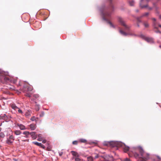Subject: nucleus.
<instances>
[{
	"label": "nucleus",
	"instance_id": "f257e3e1",
	"mask_svg": "<svg viewBox=\"0 0 161 161\" xmlns=\"http://www.w3.org/2000/svg\"><path fill=\"white\" fill-rule=\"evenodd\" d=\"M114 10V7L112 4L110 5L108 7H106L105 6H102L100 9L101 15L103 20L106 21L109 24L111 27L115 28V26L107 19V17H110L111 12Z\"/></svg>",
	"mask_w": 161,
	"mask_h": 161
},
{
	"label": "nucleus",
	"instance_id": "f03ea898",
	"mask_svg": "<svg viewBox=\"0 0 161 161\" xmlns=\"http://www.w3.org/2000/svg\"><path fill=\"white\" fill-rule=\"evenodd\" d=\"M132 152V154L129 153L130 156L131 157L133 155H134L135 158H141L142 159L141 161H146L149 158V154L144 152L142 148L139 147L137 148L134 147L132 151H130Z\"/></svg>",
	"mask_w": 161,
	"mask_h": 161
},
{
	"label": "nucleus",
	"instance_id": "7ed1b4c3",
	"mask_svg": "<svg viewBox=\"0 0 161 161\" xmlns=\"http://www.w3.org/2000/svg\"><path fill=\"white\" fill-rule=\"evenodd\" d=\"M8 73L2 70H0V80L3 83H5L9 81L14 83H15L17 81L16 79H9L6 76L8 75Z\"/></svg>",
	"mask_w": 161,
	"mask_h": 161
},
{
	"label": "nucleus",
	"instance_id": "20e7f679",
	"mask_svg": "<svg viewBox=\"0 0 161 161\" xmlns=\"http://www.w3.org/2000/svg\"><path fill=\"white\" fill-rule=\"evenodd\" d=\"M110 144L113 147H122L125 153L127 152L129 149V147L126 146L124 143L121 142L112 141L110 142Z\"/></svg>",
	"mask_w": 161,
	"mask_h": 161
},
{
	"label": "nucleus",
	"instance_id": "39448f33",
	"mask_svg": "<svg viewBox=\"0 0 161 161\" xmlns=\"http://www.w3.org/2000/svg\"><path fill=\"white\" fill-rule=\"evenodd\" d=\"M118 20L120 24L124 27L125 29V31H128L129 30V27L125 24L122 18L120 17L119 18Z\"/></svg>",
	"mask_w": 161,
	"mask_h": 161
},
{
	"label": "nucleus",
	"instance_id": "423d86ee",
	"mask_svg": "<svg viewBox=\"0 0 161 161\" xmlns=\"http://www.w3.org/2000/svg\"><path fill=\"white\" fill-rule=\"evenodd\" d=\"M150 0H141L140 3V6L142 8H146L147 7V4L146 3H148Z\"/></svg>",
	"mask_w": 161,
	"mask_h": 161
},
{
	"label": "nucleus",
	"instance_id": "0eeeda50",
	"mask_svg": "<svg viewBox=\"0 0 161 161\" xmlns=\"http://www.w3.org/2000/svg\"><path fill=\"white\" fill-rule=\"evenodd\" d=\"M140 36L142 39L145 40L147 42L150 43H154L153 39L152 37H146L143 35H140Z\"/></svg>",
	"mask_w": 161,
	"mask_h": 161
},
{
	"label": "nucleus",
	"instance_id": "6e6552de",
	"mask_svg": "<svg viewBox=\"0 0 161 161\" xmlns=\"http://www.w3.org/2000/svg\"><path fill=\"white\" fill-rule=\"evenodd\" d=\"M0 119L2 121H4V120H5L6 122L8 121L9 120V117L5 114L0 115Z\"/></svg>",
	"mask_w": 161,
	"mask_h": 161
},
{
	"label": "nucleus",
	"instance_id": "1a4fd4ad",
	"mask_svg": "<svg viewBox=\"0 0 161 161\" xmlns=\"http://www.w3.org/2000/svg\"><path fill=\"white\" fill-rule=\"evenodd\" d=\"M14 136L12 135L10 136L8 138L7 140V143L8 144H11L12 143L14 140Z\"/></svg>",
	"mask_w": 161,
	"mask_h": 161
},
{
	"label": "nucleus",
	"instance_id": "9d476101",
	"mask_svg": "<svg viewBox=\"0 0 161 161\" xmlns=\"http://www.w3.org/2000/svg\"><path fill=\"white\" fill-rule=\"evenodd\" d=\"M102 157L105 160H112L113 159V157L110 156L108 155L102 156Z\"/></svg>",
	"mask_w": 161,
	"mask_h": 161
},
{
	"label": "nucleus",
	"instance_id": "9b49d317",
	"mask_svg": "<svg viewBox=\"0 0 161 161\" xmlns=\"http://www.w3.org/2000/svg\"><path fill=\"white\" fill-rule=\"evenodd\" d=\"M33 143L38 146H39L44 148V149L45 148V146L41 143H39L36 142H33Z\"/></svg>",
	"mask_w": 161,
	"mask_h": 161
},
{
	"label": "nucleus",
	"instance_id": "f8f14e48",
	"mask_svg": "<svg viewBox=\"0 0 161 161\" xmlns=\"http://www.w3.org/2000/svg\"><path fill=\"white\" fill-rule=\"evenodd\" d=\"M17 125L19 127V129L21 130H25L26 129V128L25 126L22 124H17Z\"/></svg>",
	"mask_w": 161,
	"mask_h": 161
},
{
	"label": "nucleus",
	"instance_id": "ddd939ff",
	"mask_svg": "<svg viewBox=\"0 0 161 161\" xmlns=\"http://www.w3.org/2000/svg\"><path fill=\"white\" fill-rule=\"evenodd\" d=\"M119 29V33L122 35L124 36H126L127 35H129L128 34L126 33L124 31H122V30L120 29L119 27H118Z\"/></svg>",
	"mask_w": 161,
	"mask_h": 161
},
{
	"label": "nucleus",
	"instance_id": "4468645a",
	"mask_svg": "<svg viewBox=\"0 0 161 161\" xmlns=\"http://www.w3.org/2000/svg\"><path fill=\"white\" fill-rule=\"evenodd\" d=\"M10 106L11 108L14 110H16L19 109V108L17 107L14 103H12L11 104Z\"/></svg>",
	"mask_w": 161,
	"mask_h": 161
},
{
	"label": "nucleus",
	"instance_id": "2eb2a0df",
	"mask_svg": "<svg viewBox=\"0 0 161 161\" xmlns=\"http://www.w3.org/2000/svg\"><path fill=\"white\" fill-rule=\"evenodd\" d=\"M159 24L156 21H153V26L154 29H158V27H157V25H158Z\"/></svg>",
	"mask_w": 161,
	"mask_h": 161
},
{
	"label": "nucleus",
	"instance_id": "dca6fc26",
	"mask_svg": "<svg viewBox=\"0 0 161 161\" xmlns=\"http://www.w3.org/2000/svg\"><path fill=\"white\" fill-rule=\"evenodd\" d=\"M71 153L72 154V155L74 156V157H76L79 156L78 153L74 151H71Z\"/></svg>",
	"mask_w": 161,
	"mask_h": 161
},
{
	"label": "nucleus",
	"instance_id": "f3484780",
	"mask_svg": "<svg viewBox=\"0 0 161 161\" xmlns=\"http://www.w3.org/2000/svg\"><path fill=\"white\" fill-rule=\"evenodd\" d=\"M30 127L31 130H35L36 128V126L35 125L33 124H31L30 125Z\"/></svg>",
	"mask_w": 161,
	"mask_h": 161
},
{
	"label": "nucleus",
	"instance_id": "a211bd4d",
	"mask_svg": "<svg viewBox=\"0 0 161 161\" xmlns=\"http://www.w3.org/2000/svg\"><path fill=\"white\" fill-rule=\"evenodd\" d=\"M30 134L32 138H33L34 139H35L36 138V133L35 132H31L30 133Z\"/></svg>",
	"mask_w": 161,
	"mask_h": 161
},
{
	"label": "nucleus",
	"instance_id": "6ab92c4d",
	"mask_svg": "<svg viewBox=\"0 0 161 161\" xmlns=\"http://www.w3.org/2000/svg\"><path fill=\"white\" fill-rule=\"evenodd\" d=\"M78 141L79 142L83 143H85L87 142V141L86 139L83 138H81L79 139L78 140Z\"/></svg>",
	"mask_w": 161,
	"mask_h": 161
},
{
	"label": "nucleus",
	"instance_id": "aec40b11",
	"mask_svg": "<svg viewBox=\"0 0 161 161\" xmlns=\"http://www.w3.org/2000/svg\"><path fill=\"white\" fill-rule=\"evenodd\" d=\"M73 159H74L75 161H83L82 159H81L79 158V156L76 157H73Z\"/></svg>",
	"mask_w": 161,
	"mask_h": 161
},
{
	"label": "nucleus",
	"instance_id": "412c9836",
	"mask_svg": "<svg viewBox=\"0 0 161 161\" xmlns=\"http://www.w3.org/2000/svg\"><path fill=\"white\" fill-rule=\"evenodd\" d=\"M25 115L26 117L29 118L31 115L30 111L28 110V111L25 113Z\"/></svg>",
	"mask_w": 161,
	"mask_h": 161
},
{
	"label": "nucleus",
	"instance_id": "4be33fe9",
	"mask_svg": "<svg viewBox=\"0 0 161 161\" xmlns=\"http://www.w3.org/2000/svg\"><path fill=\"white\" fill-rule=\"evenodd\" d=\"M88 161H93L94 158L92 157L91 156H88L87 157Z\"/></svg>",
	"mask_w": 161,
	"mask_h": 161
},
{
	"label": "nucleus",
	"instance_id": "5701e85b",
	"mask_svg": "<svg viewBox=\"0 0 161 161\" xmlns=\"http://www.w3.org/2000/svg\"><path fill=\"white\" fill-rule=\"evenodd\" d=\"M21 133V131L19 130H16L14 131V133L16 135H19Z\"/></svg>",
	"mask_w": 161,
	"mask_h": 161
},
{
	"label": "nucleus",
	"instance_id": "b1692460",
	"mask_svg": "<svg viewBox=\"0 0 161 161\" xmlns=\"http://www.w3.org/2000/svg\"><path fill=\"white\" fill-rule=\"evenodd\" d=\"M153 8H155V11L158 10V7L156 5V3H154L153 4Z\"/></svg>",
	"mask_w": 161,
	"mask_h": 161
},
{
	"label": "nucleus",
	"instance_id": "393cba45",
	"mask_svg": "<svg viewBox=\"0 0 161 161\" xmlns=\"http://www.w3.org/2000/svg\"><path fill=\"white\" fill-rule=\"evenodd\" d=\"M36 119H38L37 118H36L35 116H32L31 118V120L32 121H37V120H36Z\"/></svg>",
	"mask_w": 161,
	"mask_h": 161
},
{
	"label": "nucleus",
	"instance_id": "a878e982",
	"mask_svg": "<svg viewBox=\"0 0 161 161\" xmlns=\"http://www.w3.org/2000/svg\"><path fill=\"white\" fill-rule=\"evenodd\" d=\"M37 140L39 141H41L42 140V137L41 135V134L38 135Z\"/></svg>",
	"mask_w": 161,
	"mask_h": 161
},
{
	"label": "nucleus",
	"instance_id": "bb28decb",
	"mask_svg": "<svg viewBox=\"0 0 161 161\" xmlns=\"http://www.w3.org/2000/svg\"><path fill=\"white\" fill-rule=\"evenodd\" d=\"M129 3L130 6H133L135 3V2L133 0H131L129 1Z\"/></svg>",
	"mask_w": 161,
	"mask_h": 161
},
{
	"label": "nucleus",
	"instance_id": "cd10ccee",
	"mask_svg": "<svg viewBox=\"0 0 161 161\" xmlns=\"http://www.w3.org/2000/svg\"><path fill=\"white\" fill-rule=\"evenodd\" d=\"M149 13L148 12L144 13L141 16V18L144 16H147L149 15Z\"/></svg>",
	"mask_w": 161,
	"mask_h": 161
},
{
	"label": "nucleus",
	"instance_id": "c85d7f7f",
	"mask_svg": "<svg viewBox=\"0 0 161 161\" xmlns=\"http://www.w3.org/2000/svg\"><path fill=\"white\" fill-rule=\"evenodd\" d=\"M23 134L26 135V136H27L29 135L30 134V133L29 131H25L23 132Z\"/></svg>",
	"mask_w": 161,
	"mask_h": 161
},
{
	"label": "nucleus",
	"instance_id": "c756f323",
	"mask_svg": "<svg viewBox=\"0 0 161 161\" xmlns=\"http://www.w3.org/2000/svg\"><path fill=\"white\" fill-rule=\"evenodd\" d=\"M31 93H30L29 92H28L26 93V94H25V96H27L28 97H31Z\"/></svg>",
	"mask_w": 161,
	"mask_h": 161
},
{
	"label": "nucleus",
	"instance_id": "7c9ffc66",
	"mask_svg": "<svg viewBox=\"0 0 161 161\" xmlns=\"http://www.w3.org/2000/svg\"><path fill=\"white\" fill-rule=\"evenodd\" d=\"M0 137L1 138H4L5 137L4 134L2 132L0 133Z\"/></svg>",
	"mask_w": 161,
	"mask_h": 161
},
{
	"label": "nucleus",
	"instance_id": "2f4dec72",
	"mask_svg": "<svg viewBox=\"0 0 161 161\" xmlns=\"http://www.w3.org/2000/svg\"><path fill=\"white\" fill-rule=\"evenodd\" d=\"M143 24L145 27L147 28L149 27V24L147 22L144 23Z\"/></svg>",
	"mask_w": 161,
	"mask_h": 161
},
{
	"label": "nucleus",
	"instance_id": "473e14b6",
	"mask_svg": "<svg viewBox=\"0 0 161 161\" xmlns=\"http://www.w3.org/2000/svg\"><path fill=\"white\" fill-rule=\"evenodd\" d=\"M79 142L78 141H75L73 142L72 144L73 145H77L78 144V142Z\"/></svg>",
	"mask_w": 161,
	"mask_h": 161
},
{
	"label": "nucleus",
	"instance_id": "72a5a7b5",
	"mask_svg": "<svg viewBox=\"0 0 161 161\" xmlns=\"http://www.w3.org/2000/svg\"><path fill=\"white\" fill-rule=\"evenodd\" d=\"M44 115V112L43 111L41 112V113L40 114V117H43Z\"/></svg>",
	"mask_w": 161,
	"mask_h": 161
},
{
	"label": "nucleus",
	"instance_id": "f704fd0d",
	"mask_svg": "<svg viewBox=\"0 0 161 161\" xmlns=\"http://www.w3.org/2000/svg\"><path fill=\"white\" fill-rule=\"evenodd\" d=\"M18 112L19 113L21 114H22L23 113V112H22V110H21L19 108V109H18Z\"/></svg>",
	"mask_w": 161,
	"mask_h": 161
},
{
	"label": "nucleus",
	"instance_id": "c9c22d12",
	"mask_svg": "<svg viewBox=\"0 0 161 161\" xmlns=\"http://www.w3.org/2000/svg\"><path fill=\"white\" fill-rule=\"evenodd\" d=\"M39 95L38 94H34L33 95L34 97L35 98H37L39 97Z\"/></svg>",
	"mask_w": 161,
	"mask_h": 161
},
{
	"label": "nucleus",
	"instance_id": "e433bc0d",
	"mask_svg": "<svg viewBox=\"0 0 161 161\" xmlns=\"http://www.w3.org/2000/svg\"><path fill=\"white\" fill-rule=\"evenodd\" d=\"M27 90L28 91H31L32 90V87H28L27 88Z\"/></svg>",
	"mask_w": 161,
	"mask_h": 161
},
{
	"label": "nucleus",
	"instance_id": "4c0bfd02",
	"mask_svg": "<svg viewBox=\"0 0 161 161\" xmlns=\"http://www.w3.org/2000/svg\"><path fill=\"white\" fill-rule=\"evenodd\" d=\"M147 8L149 10H152L153 8V7L152 8L151 7H148V5H147Z\"/></svg>",
	"mask_w": 161,
	"mask_h": 161
},
{
	"label": "nucleus",
	"instance_id": "58836bf2",
	"mask_svg": "<svg viewBox=\"0 0 161 161\" xmlns=\"http://www.w3.org/2000/svg\"><path fill=\"white\" fill-rule=\"evenodd\" d=\"M37 105V108H36V111H38L39 110V105Z\"/></svg>",
	"mask_w": 161,
	"mask_h": 161
},
{
	"label": "nucleus",
	"instance_id": "ea45409f",
	"mask_svg": "<svg viewBox=\"0 0 161 161\" xmlns=\"http://www.w3.org/2000/svg\"><path fill=\"white\" fill-rule=\"evenodd\" d=\"M157 157L158 158V159L159 160H158V161H155V160H154V161H160V160H161V158H160V157L159 156H157Z\"/></svg>",
	"mask_w": 161,
	"mask_h": 161
},
{
	"label": "nucleus",
	"instance_id": "a19ab883",
	"mask_svg": "<svg viewBox=\"0 0 161 161\" xmlns=\"http://www.w3.org/2000/svg\"><path fill=\"white\" fill-rule=\"evenodd\" d=\"M99 157V155L98 154H96V155L95 156L94 158H98Z\"/></svg>",
	"mask_w": 161,
	"mask_h": 161
},
{
	"label": "nucleus",
	"instance_id": "79ce46f5",
	"mask_svg": "<svg viewBox=\"0 0 161 161\" xmlns=\"http://www.w3.org/2000/svg\"><path fill=\"white\" fill-rule=\"evenodd\" d=\"M155 12L156 14H159V12L158 11V10H156Z\"/></svg>",
	"mask_w": 161,
	"mask_h": 161
},
{
	"label": "nucleus",
	"instance_id": "37998d69",
	"mask_svg": "<svg viewBox=\"0 0 161 161\" xmlns=\"http://www.w3.org/2000/svg\"><path fill=\"white\" fill-rule=\"evenodd\" d=\"M63 154V152H60L59 153V154L60 156H61Z\"/></svg>",
	"mask_w": 161,
	"mask_h": 161
},
{
	"label": "nucleus",
	"instance_id": "c03bdc74",
	"mask_svg": "<svg viewBox=\"0 0 161 161\" xmlns=\"http://www.w3.org/2000/svg\"><path fill=\"white\" fill-rule=\"evenodd\" d=\"M152 19L153 20V21H156V19L155 18H152Z\"/></svg>",
	"mask_w": 161,
	"mask_h": 161
},
{
	"label": "nucleus",
	"instance_id": "a18cd8bd",
	"mask_svg": "<svg viewBox=\"0 0 161 161\" xmlns=\"http://www.w3.org/2000/svg\"><path fill=\"white\" fill-rule=\"evenodd\" d=\"M155 32L156 33H161V32L159 30L156 31H155Z\"/></svg>",
	"mask_w": 161,
	"mask_h": 161
},
{
	"label": "nucleus",
	"instance_id": "49530a36",
	"mask_svg": "<svg viewBox=\"0 0 161 161\" xmlns=\"http://www.w3.org/2000/svg\"><path fill=\"white\" fill-rule=\"evenodd\" d=\"M129 159L128 158H126L125 159L124 161H129Z\"/></svg>",
	"mask_w": 161,
	"mask_h": 161
},
{
	"label": "nucleus",
	"instance_id": "de8ad7c7",
	"mask_svg": "<svg viewBox=\"0 0 161 161\" xmlns=\"http://www.w3.org/2000/svg\"><path fill=\"white\" fill-rule=\"evenodd\" d=\"M46 142V140L45 139L43 140L42 141V142L43 143H45Z\"/></svg>",
	"mask_w": 161,
	"mask_h": 161
},
{
	"label": "nucleus",
	"instance_id": "09e8293b",
	"mask_svg": "<svg viewBox=\"0 0 161 161\" xmlns=\"http://www.w3.org/2000/svg\"><path fill=\"white\" fill-rule=\"evenodd\" d=\"M140 17H137V19L138 20V21L139 22H140L141 21L140 20Z\"/></svg>",
	"mask_w": 161,
	"mask_h": 161
},
{
	"label": "nucleus",
	"instance_id": "8fccbe9b",
	"mask_svg": "<svg viewBox=\"0 0 161 161\" xmlns=\"http://www.w3.org/2000/svg\"><path fill=\"white\" fill-rule=\"evenodd\" d=\"M2 122H4V121H2V120L0 119V126H1L2 125V124L1 123Z\"/></svg>",
	"mask_w": 161,
	"mask_h": 161
},
{
	"label": "nucleus",
	"instance_id": "3c124183",
	"mask_svg": "<svg viewBox=\"0 0 161 161\" xmlns=\"http://www.w3.org/2000/svg\"><path fill=\"white\" fill-rule=\"evenodd\" d=\"M159 17L160 19H161V15H159Z\"/></svg>",
	"mask_w": 161,
	"mask_h": 161
},
{
	"label": "nucleus",
	"instance_id": "603ef678",
	"mask_svg": "<svg viewBox=\"0 0 161 161\" xmlns=\"http://www.w3.org/2000/svg\"><path fill=\"white\" fill-rule=\"evenodd\" d=\"M136 12H138L139 11V10L138 9H136Z\"/></svg>",
	"mask_w": 161,
	"mask_h": 161
},
{
	"label": "nucleus",
	"instance_id": "864d4df0",
	"mask_svg": "<svg viewBox=\"0 0 161 161\" xmlns=\"http://www.w3.org/2000/svg\"><path fill=\"white\" fill-rule=\"evenodd\" d=\"M101 161H110L109 160H101Z\"/></svg>",
	"mask_w": 161,
	"mask_h": 161
},
{
	"label": "nucleus",
	"instance_id": "5fc2aeb1",
	"mask_svg": "<svg viewBox=\"0 0 161 161\" xmlns=\"http://www.w3.org/2000/svg\"><path fill=\"white\" fill-rule=\"evenodd\" d=\"M158 26L159 27H161V25H158Z\"/></svg>",
	"mask_w": 161,
	"mask_h": 161
},
{
	"label": "nucleus",
	"instance_id": "6e6d98bb",
	"mask_svg": "<svg viewBox=\"0 0 161 161\" xmlns=\"http://www.w3.org/2000/svg\"><path fill=\"white\" fill-rule=\"evenodd\" d=\"M137 26H138V27H139V24H137Z\"/></svg>",
	"mask_w": 161,
	"mask_h": 161
},
{
	"label": "nucleus",
	"instance_id": "4d7b16f0",
	"mask_svg": "<svg viewBox=\"0 0 161 161\" xmlns=\"http://www.w3.org/2000/svg\"><path fill=\"white\" fill-rule=\"evenodd\" d=\"M14 160L15 161H17V160H16V159H14Z\"/></svg>",
	"mask_w": 161,
	"mask_h": 161
},
{
	"label": "nucleus",
	"instance_id": "13d9d810",
	"mask_svg": "<svg viewBox=\"0 0 161 161\" xmlns=\"http://www.w3.org/2000/svg\"><path fill=\"white\" fill-rule=\"evenodd\" d=\"M159 47H160L161 48V45H160L159 46Z\"/></svg>",
	"mask_w": 161,
	"mask_h": 161
},
{
	"label": "nucleus",
	"instance_id": "bf43d9fd",
	"mask_svg": "<svg viewBox=\"0 0 161 161\" xmlns=\"http://www.w3.org/2000/svg\"><path fill=\"white\" fill-rule=\"evenodd\" d=\"M24 88H25V86H24Z\"/></svg>",
	"mask_w": 161,
	"mask_h": 161
},
{
	"label": "nucleus",
	"instance_id": "052dcab7",
	"mask_svg": "<svg viewBox=\"0 0 161 161\" xmlns=\"http://www.w3.org/2000/svg\"><path fill=\"white\" fill-rule=\"evenodd\" d=\"M1 128H0V132L1 131Z\"/></svg>",
	"mask_w": 161,
	"mask_h": 161
},
{
	"label": "nucleus",
	"instance_id": "680f3d73",
	"mask_svg": "<svg viewBox=\"0 0 161 161\" xmlns=\"http://www.w3.org/2000/svg\"><path fill=\"white\" fill-rule=\"evenodd\" d=\"M31 100H32V101H33V99H31Z\"/></svg>",
	"mask_w": 161,
	"mask_h": 161
}]
</instances>
